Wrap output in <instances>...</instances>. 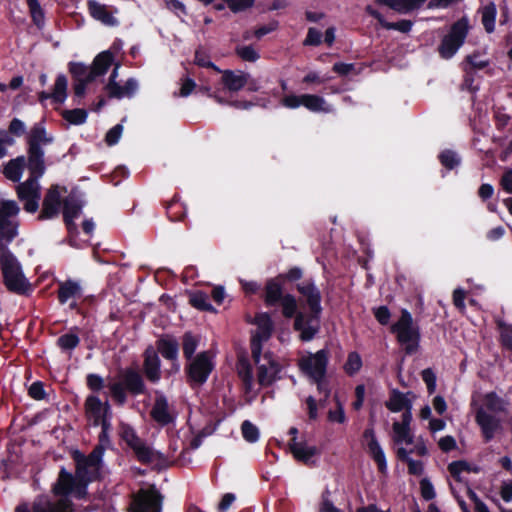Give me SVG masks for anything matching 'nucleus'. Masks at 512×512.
Masks as SVG:
<instances>
[{
  "instance_id": "f257e3e1",
  "label": "nucleus",
  "mask_w": 512,
  "mask_h": 512,
  "mask_svg": "<svg viewBox=\"0 0 512 512\" xmlns=\"http://www.w3.org/2000/svg\"><path fill=\"white\" fill-rule=\"evenodd\" d=\"M296 289L298 293L305 298L309 313L307 314L296 310V314L293 316V329L300 333L299 339L302 342H309L316 337L321 328L320 318L323 310L321 306L322 296L312 278L297 283Z\"/></svg>"
},
{
  "instance_id": "f03ea898",
  "label": "nucleus",
  "mask_w": 512,
  "mask_h": 512,
  "mask_svg": "<svg viewBox=\"0 0 512 512\" xmlns=\"http://www.w3.org/2000/svg\"><path fill=\"white\" fill-rule=\"evenodd\" d=\"M108 388L113 401L118 406L126 404L128 395L137 397L148 392L143 374L132 367L120 370L118 380L110 383Z\"/></svg>"
},
{
  "instance_id": "7ed1b4c3",
  "label": "nucleus",
  "mask_w": 512,
  "mask_h": 512,
  "mask_svg": "<svg viewBox=\"0 0 512 512\" xmlns=\"http://www.w3.org/2000/svg\"><path fill=\"white\" fill-rule=\"evenodd\" d=\"M328 364L329 351L327 349L309 353L298 362L299 369L316 384L318 393L324 396V401H327L331 394V388L325 379Z\"/></svg>"
},
{
  "instance_id": "20e7f679",
  "label": "nucleus",
  "mask_w": 512,
  "mask_h": 512,
  "mask_svg": "<svg viewBox=\"0 0 512 512\" xmlns=\"http://www.w3.org/2000/svg\"><path fill=\"white\" fill-rule=\"evenodd\" d=\"M20 207L14 200H0V254L12 253L9 245L19 235Z\"/></svg>"
},
{
  "instance_id": "39448f33",
  "label": "nucleus",
  "mask_w": 512,
  "mask_h": 512,
  "mask_svg": "<svg viewBox=\"0 0 512 512\" xmlns=\"http://www.w3.org/2000/svg\"><path fill=\"white\" fill-rule=\"evenodd\" d=\"M284 283L276 276L266 281L263 300L267 307L280 305L282 315L291 319L298 309L296 297L290 293H284Z\"/></svg>"
},
{
  "instance_id": "423d86ee",
  "label": "nucleus",
  "mask_w": 512,
  "mask_h": 512,
  "mask_svg": "<svg viewBox=\"0 0 512 512\" xmlns=\"http://www.w3.org/2000/svg\"><path fill=\"white\" fill-rule=\"evenodd\" d=\"M0 268L6 288L18 295H27L31 288L21 265L13 253L0 254Z\"/></svg>"
},
{
  "instance_id": "0eeeda50",
  "label": "nucleus",
  "mask_w": 512,
  "mask_h": 512,
  "mask_svg": "<svg viewBox=\"0 0 512 512\" xmlns=\"http://www.w3.org/2000/svg\"><path fill=\"white\" fill-rule=\"evenodd\" d=\"M469 19L466 16L455 21L445 34L437 47L439 56L444 60L453 58L463 46L469 34Z\"/></svg>"
},
{
  "instance_id": "6e6552de",
  "label": "nucleus",
  "mask_w": 512,
  "mask_h": 512,
  "mask_svg": "<svg viewBox=\"0 0 512 512\" xmlns=\"http://www.w3.org/2000/svg\"><path fill=\"white\" fill-rule=\"evenodd\" d=\"M215 368L210 351H202L193 359L188 360L185 367L186 382L194 389L203 386Z\"/></svg>"
},
{
  "instance_id": "1a4fd4ad",
  "label": "nucleus",
  "mask_w": 512,
  "mask_h": 512,
  "mask_svg": "<svg viewBox=\"0 0 512 512\" xmlns=\"http://www.w3.org/2000/svg\"><path fill=\"white\" fill-rule=\"evenodd\" d=\"M51 493L58 499H69L74 497L77 500L87 498L88 489L75 474L60 467L56 481L51 486Z\"/></svg>"
},
{
  "instance_id": "9d476101",
  "label": "nucleus",
  "mask_w": 512,
  "mask_h": 512,
  "mask_svg": "<svg viewBox=\"0 0 512 512\" xmlns=\"http://www.w3.org/2000/svg\"><path fill=\"white\" fill-rule=\"evenodd\" d=\"M390 331L396 334L397 341L401 345H405V353L412 355L419 347L420 332L419 328L413 325L411 313L403 309L401 316L397 322L391 325Z\"/></svg>"
},
{
  "instance_id": "9b49d317",
  "label": "nucleus",
  "mask_w": 512,
  "mask_h": 512,
  "mask_svg": "<svg viewBox=\"0 0 512 512\" xmlns=\"http://www.w3.org/2000/svg\"><path fill=\"white\" fill-rule=\"evenodd\" d=\"M14 512H74V507L70 499H58L48 494H40L31 502L18 504Z\"/></svg>"
},
{
  "instance_id": "f8f14e48",
  "label": "nucleus",
  "mask_w": 512,
  "mask_h": 512,
  "mask_svg": "<svg viewBox=\"0 0 512 512\" xmlns=\"http://www.w3.org/2000/svg\"><path fill=\"white\" fill-rule=\"evenodd\" d=\"M254 324L257 325V330L251 336L250 347L252 358L255 363H258L262 353V343L272 335L273 322L267 313H260L255 316Z\"/></svg>"
},
{
  "instance_id": "ddd939ff",
  "label": "nucleus",
  "mask_w": 512,
  "mask_h": 512,
  "mask_svg": "<svg viewBox=\"0 0 512 512\" xmlns=\"http://www.w3.org/2000/svg\"><path fill=\"white\" fill-rule=\"evenodd\" d=\"M84 205L81 195L74 190L63 200V222L70 236L79 233L75 219L81 215Z\"/></svg>"
},
{
  "instance_id": "4468645a",
  "label": "nucleus",
  "mask_w": 512,
  "mask_h": 512,
  "mask_svg": "<svg viewBox=\"0 0 512 512\" xmlns=\"http://www.w3.org/2000/svg\"><path fill=\"white\" fill-rule=\"evenodd\" d=\"M163 496L155 486L141 489L134 496L131 503V512H161Z\"/></svg>"
},
{
  "instance_id": "2eb2a0df",
  "label": "nucleus",
  "mask_w": 512,
  "mask_h": 512,
  "mask_svg": "<svg viewBox=\"0 0 512 512\" xmlns=\"http://www.w3.org/2000/svg\"><path fill=\"white\" fill-rule=\"evenodd\" d=\"M61 191L67 192L66 187H60L57 184L51 185L47 190L42 202V209L38 215V220L43 221L58 216L60 208L63 205Z\"/></svg>"
},
{
  "instance_id": "dca6fc26",
  "label": "nucleus",
  "mask_w": 512,
  "mask_h": 512,
  "mask_svg": "<svg viewBox=\"0 0 512 512\" xmlns=\"http://www.w3.org/2000/svg\"><path fill=\"white\" fill-rule=\"evenodd\" d=\"M143 376L152 384H157L162 378L161 359L156 349L149 345L143 354Z\"/></svg>"
},
{
  "instance_id": "f3484780",
  "label": "nucleus",
  "mask_w": 512,
  "mask_h": 512,
  "mask_svg": "<svg viewBox=\"0 0 512 512\" xmlns=\"http://www.w3.org/2000/svg\"><path fill=\"white\" fill-rule=\"evenodd\" d=\"M475 421L481 429L485 443H489L497 431L501 429V421L494 415L488 413L484 408H479L475 414Z\"/></svg>"
},
{
  "instance_id": "a211bd4d",
  "label": "nucleus",
  "mask_w": 512,
  "mask_h": 512,
  "mask_svg": "<svg viewBox=\"0 0 512 512\" xmlns=\"http://www.w3.org/2000/svg\"><path fill=\"white\" fill-rule=\"evenodd\" d=\"M84 412L86 418L93 424L106 414H112V408L108 400L102 402L97 395L90 394L85 399Z\"/></svg>"
},
{
  "instance_id": "6ab92c4d",
  "label": "nucleus",
  "mask_w": 512,
  "mask_h": 512,
  "mask_svg": "<svg viewBox=\"0 0 512 512\" xmlns=\"http://www.w3.org/2000/svg\"><path fill=\"white\" fill-rule=\"evenodd\" d=\"M150 416L161 426L170 425L176 420V416L169 412V404L166 396L158 392L150 411Z\"/></svg>"
},
{
  "instance_id": "aec40b11",
  "label": "nucleus",
  "mask_w": 512,
  "mask_h": 512,
  "mask_svg": "<svg viewBox=\"0 0 512 512\" xmlns=\"http://www.w3.org/2000/svg\"><path fill=\"white\" fill-rule=\"evenodd\" d=\"M72 459L75 462V475L87 489L90 483L100 479V472L94 471L92 466H88V463L82 459V452L75 450L72 453Z\"/></svg>"
},
{
  "instance_id": "412c9836",
  "label": "nucleus",
  "mask_w": 512,
  "mask_h": 512,
  "mask_svg": "<svg viewBox=\"0 0 512 512\" xmlns=\"http://www.w3.org/2000/svg\"><path fill=\"white\" fill-rule=\"evenodd\" d=\"M83 297V288L79 281L67 279L58 283L57 299L61 305L69 300H78Z\"/></svg>"
},
{
  "instance_id": "4be33fe9",
  "label": "nucleus",
  "mask_w": 512,
  "mask_h": 512,
  "mask_svg": "<svg viewBox=\"0 0 512 512\" xmlns=\"http://www.w3.org/2000/svg\"><path fill=\"white\" fill-rule=\"evenodd\" d=\"M68 80L64 74H59L56 77L53 91L51 93L41 91L38 93V101L44 105L45 101L52 99L56 104H63L67 98Z\"/></svg>"
},
{
  "instance_id": "5701e85b",
  "label": "nucleus",
  "mask_w": 512,
  "mask_h": 512,
  "mask_svg": "<svg viewBox=\"0 0 512 512\" xmlns=\"http://www.w3.org/2000/svg\"><path fill=\"white\" fill-rule=\"evenodd\" d=\"M221 83L230 92H238L248 84L249 73L241 70H221Z\"/></svg>"
},
{
  "instance_id": "b1692460",
  "label": "nucleus",
  "mask_w": 512,
  "mask_h": 512,
  "mask_svg": "<svg viewBox=\"0 0 512 512\" xmlns=\"http://www.w3.org/2000/svg\"><path fill=\"white\" fill-rule=\"evenodd\" d=\"M44 150L27 149L26 167L29 177L39 180L46 171Z\"/></svg>"
},
{
  "instance_id": "393cba45",
  "label": "nucleus",
  "mask_w": 512,
  "mask_h": 512,
  "mask_svg": "<svg viewBox=\"0 0 512 512\" xmlns=\"http://www.w3.org/2000/svg\"><path fill=\"white\" fill-rule=\"evenodd\" d=\"M156 351L168 361H175L179 357V342L172 335H163L156 341Z\"/></svg>"
},
{
  "instance_id": "a878e982",
  "label": "nucleus",
  "mask_w": 512,
  "mask_h": 512,
  "mask_svg": "<svg viewBox=\"0 0 512 512\" xmlns=\"http://www.w3.org/2000/svg\"><path fill=\"white\" fill-rule=\"evenodd\" d=\"M268 364L269 367L266 365L258 366L257 379L258 383L263 387H269L280 379V364L274 359H269Z\"/></svg>"
},
{
  "instance_id": "bb28decb",
  "label": "nucleus",
  "mask_w": 512,
  "mask_h": 512,
  "mask_svg": "<svg viewBox=\"0 0 512 512\" xmlns=\"http://www.w3.org/2000/svg\"><path fill=\"white\" fill-rule=\"evenodd\" d=\"M426 1L427 0H375V3L380 6H387L400 14H407L421 8Z\"/></svg>"
},
{
  "instance_id": "cd10ccee",
  "label": "nucleus",
  "mask_w": 512,
  "mask_h": 512,
  "mask_svg": "<svg viewBox=\"0 0 512 512\" xmlns=\"http://www.w3.org/2000/svg\"><path fill=\"white\" fill-rule=\"evenodd\" d=\"M52 142L53 137L47 135L46 129L41 123H36L27 137L28 149L43 150L42 145H48Z\"/></svg>"
},
{
  "instance_id": "c85d7f7f",
  "label": "nucleus",
  "mask_w": 512,
  "mask_h": 512,
  "mask_svg": "<svg viewBox=\"0 0 512 512\" xmlns=\"http://www.w3.org/2000/svg\"><path fill=\"white\" fill-rule=\"evenodd\" d=\"M114 61V55L109 50L99 53L93 60L90 67L89 80H95L97 77L106 74Z\"/></svg>"
},
{
  "instance_id": "c756f323",
  "label": "nucleus",
  "mask_w": 512,
  "mask_h": 512,
  "mask_svg": "<svg viewBox=\"0 0 512 512\" xmlns=\"http://www.w3.org/2000/svg\"><path fill=\"white\" fill-rule=\"evenodd\" d=\"M87 5L89 13L94 19L109 26H114L117 24V19L107 9L106 5L101 4L95 0H89Z\"/></svg>"
},
{
  "instance_id": "7c9ffc66",
  "label": "nucleus",
  "mask_w": 512,
  "mask_h": 512,
  "mask_svg": "<svg viewBox=\"0 0 512 512\" xmlns=\"http://www.w3.org/2000/svg\"><path fill=\"white\" fill-rule=\"evenodd\" d=\"M289 449L296 460L305 464L318 454V449L315 446H307L304 442H298L295 439L290 440Z\"/></svg>"
},
{
  "instance_id": "2f4dec72",
  "label": "nucleus",
  "mask_w": 512,
  "mask_h": 512,
  "mask_svg": "<svg viewBox=\"0 0 512 512\" xmlns=\"http://www.w3.org/2000/svg\"><path fill=\"white\" fill-rule=\"evenodd\" d=\"M26 167V158L21 155L9 160L3 168L4 176L12 182H19Z\"/></svg>"
},
{
  "instance_id": "473e14b6",
  "label": "nucleus",
  "mask_w": 512,
  "mask_h": 512,
  "mask_svg": "<svg viewBox=\"0 0 512 512\" xmlns=\"http://www.w3.org/2000/svg\"><path fill=\"white\" fill-rule=\"evenodd\" d=\"M164 206L166 215L170 221L179 222L183 221L186 217V206L184 203L180 202L178 194H175L170 201L165 202Z\"/></svg>"
},
{
  "instance_id": "72a5a7b5",
  "label": "nucleus",
  "mask_w": 512,
  "mask_h": 512,
  "mask_svg": "<svg viewBox=\"0 0 512 512\" xmlns=\"http://www.w3.org/2000/svg\"><path fill=\"white\" fill-rule=\"evenodd\" d=\"M385 406L389 411L396 413L406 408H412V402L406 394L397 389H393Z\"/></svg>"
},
{
  "instance_id": "f704fd0d",
  "label": "nucleus",
  "mask_w": 512,
  "mask_h": 512,
  "mask_svg": "<svg viewBox=\"0 0 512 512\" xmlns=\"http://www.w3.org/2000/svg\"><path fill=\"white\" fill-rule=\"evenodd\" d=\"M134 452V455L136 459L142 463V464H150L155 459H162L163 454L160 452H155L150 448L145 440L140 442V444L136 445L133 449H131Z\"/></svg>"
},
{
  "instance_id": "c9c22d12",
  "label": "nucleus",
  "mask_w": 512,
  "mask_h": 512,
  "mask_svg": "<svg viewBox=\"0 0 512 512\" xmlns=\"http://www.w3.org/2000/svg\"><path fill=\"white\" fill-rule=\"evenodd\" d=\"M200 338L198 335L191 331H186L181 337V345L183 356L186 361L193 359L196 355L195 352L199 346Z\"/></svg>"
},
{
  "instance_id": "e433bc0d",
  "label": "nucleus",
  "mask_w": 512,
  "mask_h": 512,
  "mask_svg": "<svg viewBox=\"0 0 512 512\" xmlns=\"http://www.w3.org/2000/svg\"><path fill=\"white\" fill-rule=\"evenodd\" d=\"M367 450L369 456L373 459V461L377 465V469L379 473L386 474L387 473V460L385 453L380 446L378 441H373L372 443H367Z\"/></svg>"
},
{
  "instance_id": "4c0bfd02",
  "label": "nucleus",
  "mask_w": 512,
  "mask_h": 512,
  "mask_svg": "<svg viewBox=\"0 0 512 512\" xmlns=\"http://www.w3.org/2000/svg\"><path fill=\"white\" fill-rule=\"evenodd\" d=\"M17 196L20 201L40 195L38 180L28 178L16 187Z\"/></svg>"
},
{
  "instance_id": "58836bf2",
  "label": "nucleus",
  "mask_w": 512,
  "mask_h": 512,
  "mask_svg": "<svg viewBox=\"0 0 512 512\" xmlns=\"http://www.w3.org/2000/svg\"><path fill=\"white\" fill-rule=\"evenodd\" d=\"M302 106L311 112H329L326 101L322 96L315 94H302Z\"/></svg>"
},
{
  "instance_id": "ea45409f",
  "label": "nucleus",
  "mask_w": 512,
  "mask_h": 512,
  "mask_svg": "<svg viewBox=\"0 0 512 512\" xmlns=\"http://www.w3.org/2000/svg\"><path fill=\"white\" fill-rule=\"evenodd\" d=\"M118 90L111 89L108 92L110 98L122 99L124 97L131 98L138 90V81L135 78H129L123 86L117 84Z\"/></svg>"
},
{
  "instance_id": "a19ab883",
  "label": "nucleus",
  "mask_w": 512,
  "mask_h": 512,
  "mask_svg": "<svg viewBox=\"0 0 512 512\" xmlns=\"http://www.w3.org/2000/svg\"><path fill=\"white\" fill-rule=\"evenodd\" d=\"M189 304L200 311L216 312V309L209 302L208 295L201 290H197L190 294Z\"/></svg>"
},
{
  "instance_id": "79ce46f5",
  "label": "nucleus",
  "mask_w": 512,
  "mask_h": 512,
  "mask_svg": "<svg viewBox=\"0 0 512 512\" xmlns=\"http://www.w3.org/2000/svg\"><path fill=\"white\" fill-rule=\"evenodd\" d=\"M497 9L496 5L491 2L484 6L481 10V22L487 33H492L495 30Z\"/></svg>"
},
{
  "instance_id": "37998d69",
  "label": "nucleus",
  "mask_w": 512,
  "mask_h": 512,
  "mask_svg": "<svg viewBox=\"0 0 512 512\" xmlns=\"http://www.w3.org/2000/svg\"><path fill=\"white\" fill-rule=\"evenodd\" d=\"M119 436L127 444L130 449L143 441L136 432V430L129 424L121 423L119 427Z\"/></svg>"
},
{
  "instance_id": "c03bdc74",
  "label": "nucleus",
  "mask_w": 512,
  "mask_h": 512,
  "mask_svg": "<svg viewBox=\"0 0 512 512\" xmlns=\"http://www.w3.org/2000/svg\"><path fill=\"white\" fill-rule=\"evenodd\" d=\"M438 160L447 170H454L461 164V157L451 149H444L438 154Z\"/></svg>"
},
{
  "instance_id": "a18cd8bd",
  "label": "nucleus",
  "mask_w": 512,
  "mask_h": 512,
  "mask_svg": "<svg viewBox=\"0 0 512 512\" xmlns=\"http://www.w3.org/2000/svg\"><path fill=\"white\" fill-rule=\"evenodd\" d=\"M448 471L456 482H461L462 472H478V468L472 469L466 460H456L448 464Z\"/></svg>"
},
{
  "instance_id": "49530a36",
  "label": "nucleus",
  "mask_w": 512,
  "mask_h": 512,
  "mask_svg": "<svg viewBox=\"0 0 512 512\" xmlns=\"http://www.w3.org/2000/svg\"><path fill=\"white\" fill-rule=\"evenodd\" d=\"M484 407L486 411L493 413H503L506 411L504 400L495 392H489L484 397Z\"/></svg>"
},
{
  "instance_id": "de8ad7c7",
  "label": "nucleus",
  "mask_w": 512,
  "mask_h": 512,
  "mask_svg": "<svg viewBox=\"0 0 512 512\" xmlns=\"http://www.w3.org/2000/svg\"><path fill=\"white\" fill-rule=\"evenodd\" d=\"M80 343L79 336L74 332H68L60 337H58L56 341V345L63 351V352H71L74 350Z\"/></svg>"
},
{
  "instance_id": "09e8293b",
  "label": "nucleus",
  "mask_w": 512,
  "mask_h": 512,
  "mask_svg": "<svg viewBox=\"0 0 512 512\" xmlns=\"http://www.w3.org/2000/svg\"><path fill=\"white\" fill-rule=\"evenodd\" d=\"M464 67L468 69H473L475 73L477 70H482L489 66L490 61L488 59H481V54L479 51H474L473 53L467 55L464 58Z\"/></svg>"
},
{
  "instance_id": "8fccbe9b",
  "label": "nucleus",
  "mask_w": 512,
  "mask_h": 512,
  "mask_svg": "<svg viewBox=\"0 0 512 512\" xmlns=\"http://www.w3.org/2000/svg\"><path fill=\"white\" fill-rule=\"evenodd\" d=\"M61 115L64 120L72 125H82L87 120L88 112L84 108H74L71 110H64Z\"/></svg>"
},
{
  "instance_id": "3c124183",
  "label": "nucleus",
  "mask_w": 512,
  "mask_h": 512,
  "mask_svg": "<svg viewBox=\"0 0 512 512\" xmlns=\"http://www.w3.org/2000/svg\"><path fill=\"white\" fill-rule=\"evenodd\" d=\"M69 73L73 81H86L90 76V67L82 62H69L68 64Z\"/></svg>"
},
{
  "instance_id": "603ef678",
  "label": "nucleus",
  "mask_w": 512,
  "mask_h": 512,
  "mask_svg": "<svg viewBox=\"0 0 512 512\" xmlns=\"http://www.w3.org/2000/svg\"><path fill=\"white\" fill-rule=\"evenodd\" d=\"M464 77L460 85L462 91H468L471 94H476L479 91V84L475 83L476 75L473 69L463 68Z\"/></svg>"
},
{
  "instance_id": "864d4df0",
  "label": "nucleus",
  "mask_w": 512,
  "mask_h": 512,
  "mask_svg": "<svg viewBox=\"0 0 512 512\" xmlns=\"http://www.w3.org/2000/svg\"><path fill=\"white\" fill-rule=\"evenodd\" d=\"M362 367V359L359 353L353 351L348 354L344 364V371L347 375L353 376L360 371Z\"/></svg>"
},
{
  "instance_id": "5fc2aeb1",
  "label": "nucleus",
  "mask_w": 512,
  "mask_h": 512,
  "mask_svg": "<svg viewBox=\"0 0 512 512\" xmlns=\"http://www.w3.org/2000/svg\"><path fill=\"white\" fill-rule=\"evenodd\" d=\"M103 455L104 452L102 447H94L88 455H84L82 453V459L88 463V466H92L94 471L97 470L100 472L103 462Z\"/></svg>"
},
{
  "instance_id": "6e6d98bb",
  "label": "nucleus",
  "mask_w": 512,
  "mask_h": 512,
  "mask_svg": "<svg viewBox=\"0 0 512 512\" xmlns=\"http://www.w3.org/2000/svg\"><path fill=\"white\" fill-rule=\"evenodd\" d=\"M392 429L395 434V443L405 442L408 445L413 443V435L411 434L410 427L400 426L399 422H394L392 425Z\"/></svg>"
},
{
  "instance_id": "4d7b16f0",
  "label": "nucleus",
  "mask_w": 512,
  "mask_h": 512,
  "mask_svg": "<svg viewBox=\"0 0 512 512\" xmlns=\"http://www.w3.org/2000/svg\"><path fill=\"white\" fill-rule=\"evenodd\" d=\"M32 21L35 25L40 27L44 22V11L38 0H26Z\"/></svg>"
},
{
  "instance_id": "13d9d810",
  "label": "nucleus",
  "mask_w": 512,
  "mask_h": 512,
  "mask_svg": "<svg viewBox=\"0 0 512 512\" xmlns=\"http://www.w3.org/2000/svg\"><path fill=\"white\" fill-rule=\"evenodd\" d=\"M241 432L243 438L249 443L257 442L260 436L258 427L249 420L243 421L241 424Z\"/></svg>"
},
{
  "instance_id": "bf43d9fd",
  "label": "nucleus",
  "mask_w": 512,
  "mask_h": 512,
  "mask_svg": "<svg viewBox=\"0 0 512 512\" xmlns=\"http://www.w3.org/2000/svg\"><path fill=\"white\" fill-rule=\"evenodd\" d=\"M235 53L241 60L246 62H256L260 58L259 52L252 45L237 46Z\"/></svg>"
},
{
  "instance_id": "052dcab7",
  "label": "nucleus",
  "mask_w": 512,
  "mask_h": 512,
  "mask_svg": "<svg viewBox=\"0 0 512 512\" xmlns=\"http://www.w3.org/2000/svg\"><path fill=\"white\" fill-rule=\"evenodd\" d=\"M413 25L414 22L408 19H402L397 22H389L386 20L382 28L386 30H396L404 34H408L411 32Z\"/></svg>"
},
{
  "instance_id": "680f3d73",
  "label": "nucleus",
  "mask_w": 512,
  "mask_h": 512,
  "mask_svg": "<svg viewBox=\"0 0 512 512\" xmlns=\"http://www.w3.org/2000/svg\"><path fill=\"white\" fill-rule=\"evenodd\" d=\"M498 327L502 329L499 339L501 346L504 349L512 352V325L499 322Z\"/></svg>"
},
{
  "instance_id": "e2e57ef3",
  "label": "nucleus",
  "mask_w": 512,
  "mask_h": 512,
  "mask_svg": "<svg viewBox=\"0 0 512 512\" xmlns=\"http://www.w3.org/2000/svg\"><path fill=\"white\" fill-rule=\"evenodd\" d=\"M86 386L93 394L98 393L105 387L104 378L99 374L89 373L86 376Z\"/></svg>"
},
{
  "instance_id": "0e129e2a",
  "label": "nucleus",
  "mask_w": 512,
  "mask_h": 512,
  "mask_svg": "<svg viewBox=\"0 0 512 512\" xmlns=\"http://www.w3.org/2000/svg\"><path fill=\"white\" fill-rule=\"evenodd\" d=\"M194 63L199 67L210 68L216 72H221V69L210 60L209 55L200 49L195 51Z\"/></svg>"
},
{
  "instance_id": "69168bd1",
  "label": "nucleus",
  "mask_w": 512,
  "mask_h": 512,
  "mask_svg": "<svg viewBox=\"0 0 512 512\" xmlns=\"http://www.w3.org/2000/svg\"><path fill=\"white\" fill-rule=\"evenodd\" d=\"M421 378L423 382L426 384L427 392L429 395H432L436 391V381L437 377L432 368H426L421 371Z\"/></svg>"
},
{
  "instance_id": "338daca9",
  "label": "nucleus",
  "mask_w": 512,
  "mask_h": 512,
  "mask_svg": "<svg viewBox=\"0 0 512 512\" xmlns=\"http://www.w3.org/2000/svg\"><path fill=\"white\" fill-rule=\"evenodd\" d=\"M277 277L285 284L286 282H296L303 277V270L300 267H292L287 272L280 273Z\"/></svg>"
},
{
  "instance_id": "774afa93",
  "label": "nucleus",
  "mask_w": 512,
  "mask_h": 512,
  "mask_svg": "<svg viewBox=\"0 0 512 512\" xmlns=\"http://www.w3.org/2000/svg\"><path fill=\"white\" fill-rule=\"evenodd\" d=\"M322 43V33L315 27L308 29L306 38L303 41L304 46H319Z\"/></svg>"
}]
</instances>
